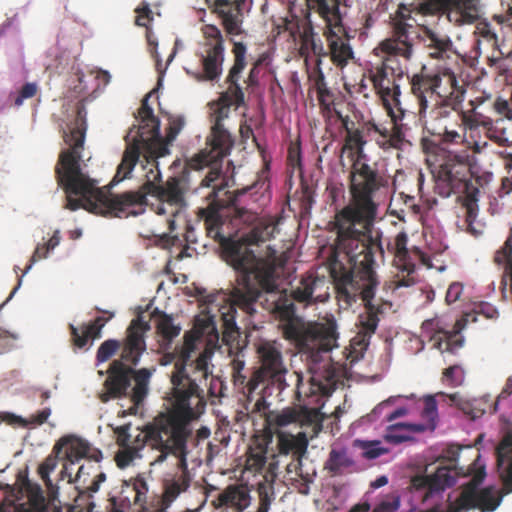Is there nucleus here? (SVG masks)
I'll use <instances>...</instances> for the list:
<instances>
[{"label":"nucleus","mask_w":512,"mask_h":512,"mask_svg":"<svg viewBox=\"0 0 512 512\" xmlns=\"http://www.w3.org/2000/svg\"><path fill=\"white\" fill-rule=\"evenodd\" d=\"M288 161L295 167L300 166L301 163V151L299 145H291L288 149Z\"/></svg>","instance_id":"60"},{"label":"nucleus","mask_w":512,"mask_h":512,"mask_svg":"<svg viewBox=\"0 0 512 512\" xmlns=\"http://www.w3.org/2000/svg\"><path fill=\"white\" fill-rule=\"evenodd\" d=\"M184 120L182 117L169 118V126L167 129L166 138L169 142L173 141L183 128Z\"/></svg>","instance_id":"52"},{"label":"nucleus","mask_w":512,"mask_h":512,"mask_svg":"<svg viewBox=\"0 0 512 512\" xmlns=\"http://www.w3.org/2000/svg\"><path fill=\"white\" fill-rule=\"evenodd\" d=\"M434 78V95L437 100H447L452 104L462 105L465 99V84H460L457 76L450 69L432 73Z\"/></svg>","instance_id":"23"},{"label":"nucleus","mask_w":512,"mask_h":512,"mask_svg":"<svg viewBox=\"0 0 512 512\" xmlns=\"http://www.w3.org/2000/svg\"><path fill=\"white\" fill-rule=\"evenodd\" d=\"M398 108V112L396 113L394 111V108H391L390 110H387L388 115L391 117V121L393 123L392 128L390 129L389 139H390V146H392V149H399L405 140V134L403 132V126L399 124L398 122L402 120L404 116V112L401 108Z\"/></svg>","instance_id":"38"},{"label":"nucleus","mask_w":512,"mask_h":512,"mask_svg":"<svg viewBox=\"0 0 512 512\" xmlns=\"http://www.w3.org/2000/svg\"><path fill=\"white\" fill-rule=\"evenodd\" d=\"M400 507V497L392 494L383 499L372 512H396ZM371 506L369 503L357 504L349 512H369Z\"/></svg>","instance_id":"40"},{"label":"nucleus","mask_w":512,"mask_h":512,"mask_svg":"<svg viewBox=\"0 0 512 512\" xmlns=\"http://www.w3.org/2000/svg\"><path fill=\"white\" fill-rule=\"evenodd\" d=\"M389 186L388 177L378 165L365 159H353L349 173V190L352 203L338 211L333 226L336 239L332 252L347 256L355 252L379 251L381 243L371 234L378 205L374 201L377 193Z\"/></svg>","instance_id":"3"},{"label":"nucleus","mask_w":512,"mask_h":512,"mask_svg":"<svg viewBox=\"0 0 512 512\" xmlns=\"http://www.w3.org/2000/svg\"><path fill=\"white\" fill-rule=\"evenodd\" d=\"M310 429L296 435L284 431H276L277 451L280 455L301 456L308 447Z\"/></svg>","instance_id":"28"},{"label":"nucleus","mask_w":512,"mask_h":512,"mask_svg":"<svg viewBox=\"0 0 512 512\" xmlns=\"http://www.w3.org/2000/svg\"><path fill=\"white\" fill-rule=\"evenodd\" d=\"M366 122L360 127L348 131L344 138L342 152L349 151L350 156L354 159H365V145L367 144Z\"/></svg>","instance_id":"34"},{"label":"nucleus","mask_w":512,"mask_h":512,"mask_svg":"<svg viewBox=\"0 0 512 512\" xmlns=\"http://www.w3.org/2000/svg\"><path fill=\"white\" fill-rule=\"evenodd\" d=\"M46 253V245H38L33 253V255L30 258L29 264L26 266L24 273H28L29 270L32 268L33 264L39 261L40 259H44L47 257Z\"/></svg>","instance_id":"58"},{"label":"nucleus","mask_w":512,"mask_h":512,"mask_svg":"<svg viewBox=\"0 0 512 512\" xmlns=\"http://www.w3.org/2000/svg\"><path fill=\"white\" fill-rule=\"evenodd\" d=\"M149 97L150 93L143 98L138 110L141 125L131 127L125 136L126 147L112 179V185L131 178L133 169L144 154L155 153L164 146L160 137L159 120L148 104Z\"/></svg>","instance_id":"10"},{"label":"nucleus","mask_w":512,"mask_h":512,"mask_svg":"<svg viewBox=\"0 0 512 512\" xmlns=\"http://www.w3.org/2000/svg\"><path fill=\"white\" fill-rule=\"evenodd\" d=\"M456 482L451 474V468L443 466L438 467L435 473L430 476H415L411 480V486L416 491H424L422 500L426 501L434 493L443 491L445 488L452 487Z\"/></svg>","instance_id":"24"},{"label":"nucleus","mask_w":512,"mask_h":512,"mask_svg":"<svg viewBox=\"0 0 512 512\" xmlns=\"http://www.w3.org/2000/svg\"><path fill=\"white\" fill-rule=\"evenodd\" d=\"M230 366L234 385L242 388L244 393L248 395V380L246 375L243 373L245 361L237 355L231 360Z\"/></svg>","instance_id":"42"},{"label":"nucleus","mask_w":512,"mask_h":512,"mask_svg":"<svg viewBox=\"0 0 512 512\" xmlns=\"http://www.w3.org/2000/svg\"><path fill=\"white\" fill-rule=\"evenodd\" d=\"M438 319H428L422 323V329L431 333L430 338L434 346L443 352L456 353L463 346L464 339L459 332L445 331L440 327Z\"/></svg>","instance_id":"25"},{"label":"nucleus","mask_w":512,"mask_h":512,"mask_svg":"<svg viewBox=\"0 0 512 512\" xmlns=\"http://www.w3.org/2000/svg\"><path fill=\"white\" fill-rule=\"evenodd\" d=\"M63 449H65L63 459L70 464H74L83 458L95 462H100L102 459V452L99 449L92 448L86 440L74 435L61 437L53 446V452L56 454H61Z\"/></svg>","instance_id":"21"},{"label":"nucleus","mask_w":512,"mask_h":512,"mask_svg":"<svg viewBox=\"0 0 512 512\" xmlns=\"http://www.w3.org/2000/svg\"><path fill=\"white\" fill-rule=\"evenodd\" d=\"M476 0H445L447 5L450 8H454L456 10H468L471 9Z\"/></svg>","instance_id":"61"},{"label":"nucleus","mask_w":512,"mask_h":512,"mask_svg":"<svg viewBox=\"0 0 512 512\" xmlns=\"http://www.w3.org/2000/svg\"><path fill=\"white\" fill-rule=\"evenodd\" d=\"M494 136L498 143L509 142V138L512 136V120L507 122V126L503 124L500 129V134Z\"/></svg>","instance_id":"62"},{"label":"nucleus","mask_w":512,"mask_h":512,"mask_svg":"<svg viewBox=\"0 0 512 512\" xmlns=\"http://www.w3.org/2000/svg\"><path fill=\"white\" fill-rule=\"evenodd\" d=\"M106 320L98 316L89 324H83L80 328L73 324L69 325L71 333V341L77 348H84L90 339H98L101 337V331Z\"/></svg>","instance_id":"32"},{"label":"nucleus","mask_w":512,"mask_h":512,"mask_svg":"<svg viewBox=\"0 0 512 512\" xmlns=\"http://www.w3.org/2000/svg\"><path fill=\"white\" fill-rule=\"evenodd\" d=\"M499 22L512 29V0L505 14L498 17Z\"/></svg>","instance_id":"64"},{"label":"nucleus","mask_w":512,"mask_h":512,"mask_svg":"<svg viewBox=\"0 0 512 512\" xmlns=\"http://www.w3.org/2000/svg\"><path fill=\"white\" fill-rule=\"evenodd\" d=\"M402 75L403 71L398 67L396 57L391 55H388L381 64L368 71L369 81L386 110L400 105L399 96L401 92L396 80L401 78Z\"/></svg>","instance_id":"15"},{"label":"nucleus","mask_w":512,"mask_h":512,"mask_svg":"<svg viewBox=\"0 0 512 512\" xmlns=\"http://www.w3.org/2000/svg\"><path fill=\"white\" fill-rule=\"evenodd\" d=\"M335 114L337 118L340 120L345 133L357 128L356 123L348 115L344 116L339 111H335Z\"/></svg>","instance_id":"63"},{"label":"nucleus","mask_w":512,"mask_h":512,"mask_svg":"<svg viewBox=\"0 0 512 512\" xmlns=\"http://www.w3.org/2000/svg\"><path fill=\"white\" fill-rule=\"evenodd\" d=\"M211 357V353L208 350H204L201 352L198 357L193 361L195 365V370L201 373V377L207 378L211 373L209 371V360Z\"/></svg>","instance_id":"45"},{"label":"nucleus","mask_w":512,"mask_h":512,"mask_svg":"<svg viewBox=\"0 0 512 512\" xmlns=\"http://www.w3.org/2000/svg\"><path fill=\"white\" fill-rule=\"evenodd\" d=\"M390 129L383 124H378L372 120L366 121V136L372 138V135L389 136Z\"/></svg>","instance_id":"54"},{"label":"nucleus","mask_w":512,"mask_h":512,"mask_svg":"<svg viewBox=\"0 0 512 512\" xmlns=\"http://www.w3.org/2000/svg\"><path fill=\"white\" fill-rule=\"evenodd\" d=\"M151 317H158L156 323L157 333L166 341L171 342L180 333V327L173 323L171 315L155 308L151 313Z\"/></svg>","instance_id":"37"},{"label":"nucleus","mask_w":512,"mask_h":512,"mask_svg":"<svg viewBox=\"0 0 512 512\" xmlns=\"http://www.w3.org/2000/svg\"><path fill=\"white\" fill-rule=\"evenodd\" d=\"M311 377L308 389H304L303 376L294 372L295 398L299 402H305V398L316 395L329 396L336 389L339 382L340 370L331 361V358L321 362H314L310 367Z\"/></svg>","instance_id":"14"},{"label":"nucleus","mask_w":512,"mask_h":512,"mask_svg":"<svg viewBox=\"0 0 512 512\" xmlns=\"http://www.w3.org/2000/svg\"><path fill=\"white\" fill-rule=\"evenodd\" d=\"M129 430L130 424H124L114 429V433L117 437L116 442L119 447L131 446V444H129L131 438Z\"/></svg>","instance_id":"53"},{"label":"nucleus","mask_w":512,"mask_h":512,"mask_svg":"<svg viewBox=\"0 0 512 512\" xmlns=\"http://www.w3.org/2000/svg\"><path fill=\"white\" fill-rule=\"evenodd\" d=\"M168 152L166 146H161L159 151L144 154L140 158V167L143 174V183L136 191H125L119 193L117 204L122 205L124 217L136 216L144 212L147 205V196L151 195L158 199L156 213L175 217L179 211L187 206L186 196L192 189L193 172H199L205 167L209 170L201 178L199 187H212L208 197L212 198L211 204L200 210V217L204 221L206 234L218 242L225 261L237 272L236 285L231 297L233 302L221 308L222 341L230 347L238 344L240 331L236 324L237 308L243 310L249 316L256 312L255 305L263 291L273 292L277 288L276 250L268 246L264 257H258L249 248L250 245H257L265 242L272 236L273 227L269 224L256 225L249 233L237 237L224 231L225 222L222 209H227L225 216H231L235 223L253 224L257 220V214L236 204V198L229 196L227 200L218 199V193L223 188L214 184L219 180L221 170L219 165L212 162L202 161L200 167L190 165L189 159L183 170L175 176L169 177L165 183L162 182L161 171L157 159Z\"/></svg>","instance_id":"1"},{"label":"nucleus","mask_w":512,"mask_h":512,"mask_svg":"<svg viewBox=\"0 0 512 512\" xmlns=\"http://www.w3.org/2000/svg\"><path fill=\"white\" fill-rule=\"evenodd\" d=\"M329 281L325 276L310 272L304 275L298 285L292 289L291 295L299 303L306 305L323 303L329 299Z\"/></svg>","instance_id":"19"},{"label":"nucleus","mask_w":512,"mask_h":512,"mask_svg":"<svg viewBox=\"0 0 512 512\" xmlns=\"http://www.w3.org/2000/svg\"><path fill=\"white\" fill-rule=\"evenodd\" d=\"M306 6H308L307 2ZM311 11L314 10L309 7L306 8L304 19L301 22L293 23L292 21L286 20L285 29L288 30L293 37H295L296 34L299 35V54L306 59L311 55L316 56L318 58L317 64H320L321 58L328 56V53L320 37L314 31L313 24L310 20Z\"/></svg>","instance_id":"18"},{"label":"nucleus","mask_w":512,"mask_h":512,"mask_svg":"<svg viewBox=\"0 0 512 512\" xmlns=\"http://www.w3.org/2000/svg\"><path fill=\"white\" fill-rule=\"evenodd\" d=\"M38 87L36 83H26L22 86L18 96L15 98V106H21L25 99L32 98L36 95Z\"/></svg>","instance_id":"49"},{"label":"nucleus","mask_w":512,"mask_h":512,"mask_svg":"<svg viewBox=\"0 0 512 512\" xmlns=\"http://www.w3.org/2000/svg\"><path fill=\"white\" fill-rule=\"evenodd\" d=\"M292 295L285 292L276 295L271 302V314L280 322V328L285 339L295 341L307 348H318L329 352L336 346L338 338L335 320L329 319L324 323H314L305 326L302 319L296 315Z\"/></svg>","instance_id":"9"},{"label":"nucleus","mask_w":512,"mask_h":512,"mask_svg":"<svg viewBox=\"0 0 512 512\" xmlns=\"http://www.w3.org/2000/svg\"><path fill=\"white\" fill-rule=\"evenodd\" d=\"M267 440H264L263 443H259L256 447L255 453L251 454V457L255 459V463L259 466H263L266 462V454H267Z\"/></svg>","instance_id":"57"},{"label":"nucleus","mask_w":512,"mask_h":512,"mask_svg":"<svg viewBox=\"0 0 512 512\" xmlns=\"http://www.w3.org/2000/svg\"><path fill=\"white\" fill-rule=\"evenodd\" d=\"M471 115H467L466 113L462 112L460 114V120L469 128L474 129L477 127H482L484 130H486L488 136L490 139H493L497 142V139L493 135H499L500 129L503 125V118H499L498 116L493 119L491 117L485 116L484 114L477 112V111H471Z\"/></svg>","instance_id":"33"},{"label":"nucleus","mask_w":512,"mask_h":512,"mask_svg":"<svg viewBox=\"0 0 512 512\" xmlns=\"http://www.w3.org/2000/svg\"><path fill=\"white\" fill-rule=\"evenodd\" d=\"M218 501L221 506L233 508L241 512L249 505L250 496L244 487L230 485L219 494Z\"/></svg>","instance_id":"36"},{"label":"nucleus","mask_w":512,"mask_h":512,"mask_svg":"<svg viewBox=\"0 0 512 512\" xmlns=\"http://www.w3.org/2000/svg\"><path fill=\"white\" fill-rule=\"evenodd\" d=\"M388 450L380 446V442H367L363 445V456L366 459H376Z\"/></svg>","instance_id":"46"},{"label":"nucleus","mask_w":512,"mask_h":512,"mask_svg":"<svg viewBox=\"0 0 512 512\" xmlns=\"http://www.w3.org/2000/svg\"><path fill=\"white\" fill-rule=\"evenodd\" d=\"M355 465L347 448H332L324 468L333 476L342 475Z\"/></svg>","instance_id":"35"},{"label":"nucleus","mask_w":512,"mask_h":512,"mask_svg":"<svg viewBox=\"0 0 512 512\" xmlns=\"http://www.w3.org/2000/svg\"><path fill=\"white\" fill-rule=\"evenodd\" d=\"M195 341L196 336L186 333L174 362L170 409L145 424L131 446L121 447L115 457L118 467L125 468L134 459L141 458V450L145 447L157 452L150 465L165 462L169 455L186 460L188 440L192 436L191 422L199 417L206 405L203 391L186 372V366L191 362L196 348Z\"/></svg>","instance_id":"2"},{"label":"nucleus","mask_w":512,"mask_h":512,"mask_svg":"<svg viewBox=\"0 0 512 512\" xmlns=\"http://www.w3.org/2000/svg\"><path fill=\"white\" fill-rule=\"evenodd\" d=\"M233 64L225 78L226 89L221 92L216 108L211 114L210 136L207 139V147L191 158L190 165L200 167L202 161L212 162L218 165L226 157L234 144L230 132L224 127L223 121L229 117L230 107L239 108L245 105V95L240 85L242 73L247 66V47L243 42L234 41Z\"/></svg>","instance_id":"7"},{"label":"nucleus","mask_w":512,"mask_h":512,"mask_svg":"<svg viewBox=\"0 0 512 512\" xmlns=\"http://www.w3.org/2000/svg\"><path fill=\"white\" fill-rule=\"evenodd\" d=\"M143 313L142 307H138L136 317L126 329L121 360H114L110 364L108 376L103 383L104 391L99 394L102 403H107L111 399L129 398L131 406L127 411L130 415H136L143 405L149 393L152 376V371L147 368L134 369L125 364L136 366L146 351V333L150 331L151 325Z\"/></svg>","instance_id":"6"},{"label":"nucleus","mask_w":512,"mask_h":512,"mask_svg":"<svg viewBox=\"0 0 512 512\" xmlns=\"http://www.w3.org/2000/svg\"><path fill=\"white\" fill-rule=\"evenodd\" d=\"M408 236L405 232L396 235L393 243V265L402 273L397 274V287H410L415 284L413 274L415 272V263L411 251L407 248Z\"/></svg>","instance_id":"20"},{"label":"nucleus","mask_w":512,"mask_h":512,"mask_svg":"<svg viewBox=\"0 0 512 512\" xmlns=\"http://www.w3.org/2000/svg\"><path fill=\"white\" fill-rule=\"evenodd\" d=\"M17 339V333L0 328V354L10 349Z\"/></svg>","instance_id":"51"},{"label":"nucleus","mask_w":512,"mask_h":512,"mask_svg":"<svg viewBox=\"0 0 512 512\" xmlns=\"http://www.w3.org/2000/svg\"><path fill=\"white\" fill-rule=\"evenodd\" d=\"M122 345L123 343L120 344V342L115 339H108L104 341L97 350V362L103 363L109 360L120 347L122 348Z\"/></svg>","instance_id":"44"},{"label":"nucleus","mask_w":512,"mask_h":512,"mask_svg":"<svg viewBox=\"0 0 512 512\" xmlns=\"http://www.w3.org/2000/svg\"><path fill=\"white\" fill-rule=\"evenodd\" d=\"M197 243V237L194 227L187 224L185 227L184 239L179 236H170L163 234L159 237L157 245L164 249L179 248V253L175 256L176 259L182 260L185 257H190L189 244Z\"/></svg>","instance_id":"31"},{"label":"nucleus","mask_w":512,"mask_h":512,"mask_svg":"<svg viewBox=\"0 0 512 512\" xmlns=\"http://www.w3.org/2000/svg\"><path fill=\"white\" fill-rule=\"evenodd\" d=\"M262 61L261 59H257L252 63V67L249 70L247 78L244 80V83L247 85V87H255L259 83V67L261 65Z\"/></svg>","instance_id":"55"},{"label":"nucleus","mask_w":512,"mask_h":512,"mask_svg":"<svg viewBox=\"0 0 512 512\" xmlns=\"http://www.w3.org/2000/svg\"><path fill=\"white\" fill-rule=\"evenodd\" d=\"M204 41L199 53L202 74L199 79L207 81L218 80L223 71L224 38L220 29L212 24L202 27Z\"/></svg>","instance_id":"16"},{"label":"nucleus","mask_w":512,"mask_h":512,"mask_svg":"<svg viewBox=\"0 0 512 512\" xmlns=\"http://www.w3.org/2000/svg\"><path fill=\"white\" fill-rule=\"evenodd\" d=\"M421 39L429 57L433 59L445 60L453 54V43L446 34L425 28Z\"/></svg>","instance_id":"27"},{"label":"nucleus","mask_w":512,"mask_h":512,"mask_svg":"<svg viewBox=\"0 0 512 512\" xmlns=\"http://www.w3.org/2000/svg\"><path fill=\"white\" fill-rule=\"evenodd\" d=\"M475 313L482 314L487 319H494L498 317L497 309L489 303H481Z\"/></svg>","instance_id":"59"},{"label":"nucleus","mask_w":512,"mask_h":512,"mask_svg":"<svg viewBox=\"0 0 512 512\" xmlns=\"http://www.w3.org/2000/svg\"><path fill=\"white\" fill-rule=\"evenodd\" d=\"M485 477L484 469L478 471L469 482L463 485L459 496L451 502L447 511H442L438 506H433L420 512H467L478 509L481 512H492L501 503V496L495 497L493 487L479 489V485Z\"/></svg>","instance_id":"13"},{"label":"nucleus","mask_w":512,"mask_h":512,"mask_svg":"<svg viewBox=\"0 0 512 512\" xmlns=\"http://www.w3.org/2000/svg\"><path fill=\"white\" fill-rule=\"evenodd\" d=\"M59 456L60 454H56L52 451L38 467V475L51 492L54 490V485L50 479V473L57 467Z\"/></svg>","instance_id":"41"},{"label":"nucleus","mask_w":512,"mask_h":512,"mask_svg":"<svg viewBox=\"0 0 512 512\" xmlns=\"http://www.w3.org/2000/svg\"><path fill=\"white\" fill-rule=\"evenodd\" d=\"M379 251L355 252L347 256L332 252L329 272L336 298L342 309H348L359 299L364 302L365 312L358 317L361 342L368 344L375 333L381 308L372 303L379 281L375 271V255Z\"/></svg>","instance_id":"5"},{"label":"nucleus","mask_w":512,"mask_h":512,"mask_svg":"<svg viewBox=\"0 0 512 512\" xmlns=\"http://www.w3.org/2000/svg\"><path fill=\"white\" fill-rule=\"evenodd\" d=\"M443 380L449 385L457 386L462 382V371L459 366L454 365L446 368L443 372Z\"/></svg>","instance_id":"47"},{"label":"nucleus","mask_w":512,"mask_h":512,"mask_svg":"<svg viewBox=\"0 0 512 512\" xmlns=\"http://www.w3.org/2000/svg\"><path fill=\"white\" fill-rule=\"evenodd\" d=\"M51 412L52 411H51L50 407H45L44 409L37 411L34 414H31L27 418V427L38 426V425L44 424L48 420L49 416L51 415Z\"/></svg>","instance_id":"50"},{"label":"nucleus","mask_w":512,"mask_h":512,"mask_svg":"<svg viewBox=\"0 0 512 512\" xmlns=\"http://www.w3.org/2000/svg\"><path fill=\"white\" fill-rule=\"evenodd\" d=\"M463 293V285L458 282L452 283L446 292L445 300L448 304L458 301Z\"/></svg>","instance_id":"56"},{"label":"nucleus","mask_w":512,"mask_h":512,"mask_svg":"<svg viewBox=\"0 0 512 512\" xmlns=\"http://www.w3.org/2000/svg\"><path fill=\"white\" fill-rule=\"evenodd\" d=\"M245 0H214L211 7L220 20L225 32L231 36L243 33V6Z\"/></svg>","instance_id":"22"},{"label":"nucleus","mask_w":512,"mask_h":512,"mask_svg":"<svg viewBox=\"0 0 512 512\" xmlns=\"http://www.w3.org/2000/svg\"><path fill=\"white\" fill-rule=\"evenodd\" d=\"M496 456L498 465H502L505 461H510L506 474L503 477V489L502 492L495 489V497L503 498V495L512 492V433H507L496 448Z\"/></svg>","instance_id":"30"},{"label":"nucleus","mask_w":512,"mask_h":512,"mask_svg":"<svg viewBox=\"0 0 512 512\" xmlns=\"http://www.w3.org/2000/svg\"><path fill=\"white\" fill-rule=\"evenodd\" d=\"M462 105H454L447 100H436L430 108L418 109L419 119L423 121L424 129L428 134L439 137L445 143H458L461 135L457 128L460 125Z\"/></svg>","instance_id":"12"},{"label":"nucleus","mask_w":512,"mask_h":512,"mask_svg":"<svg viewBox=\"0 0 512 512\" xmlns=\"http://www.w3.org/2000/svg\"><path fill=\"white\" fill-rule=\"evenodd\" d=\"M435 193L443 198L457 195L462 200L463 216L457 226L474 237L483 234L484 225L477 220L479 189L472 182L470 156L449 153L433 173Z\"/></svg>","instance_id":"8"},{"label":"nucleus","mask_w":512,"mask_h":512,"mask_svg":"<svg viewBox=\"0 0 512 512\" xmlns=\"http://www.w3.org/2000/svg\"><path fill=\"white\" fill-rule=\"evenodd\" d=\"M270 428L280 431V428L290 424H297L301 428L310 429L311 439L318 436L323 428V417L317 408H308L306 406L288 407L281 411H272L266 417Z\"/></svg>","instance_id":"17"},{"label":"nucleus","mask_w":512,"mask_h":512,"mask_svg":"<svg viewBox=\"0 0 512 512\" xmlns=\"http://www.w3.org/2000/svg\"><path fill=\"white\" fill-rule=\"evenodd\" d=\"M411 93L415 96L418 103V109L429 108L428 97L434 96V78L432 73L426 72L425 67L419 73L409 77Z\"/></svg>","instance_id":"29"},{"label":"nucleus","mask_w":512,"mask_h":512,"mask_svg":"<svg viewBox=\"0 0 512 512\" xmlns=\"http://www.w3.org/2000/svg\"><path fill=\"white\" fill-rule=\"evenodd\" d=\"M282 346L276 341H264L257 347L260 366L256 368L248 379V399L258 395L255 406L257 410L265 405V398L272 394L274 389L280 394L286 387L285 367L282 355Z\"/></svg>","instance_id":"11"},{"label":"nucleus","mask_w":512,"mask_h":512,"mask_svg":"<svg viewBox=\"0 0 512 512\" xmlns=\"http://www.w3.org/2000/svg\"><path fill=\"white\" fill-rule=\"evenodd\" d=\"M135 11L137 13L135 24L140 27L148 28L149 23L153 20L149 5L144 4L143 7H138Z\"/></svg>","instance_id":"48"},{"label":"nucleus","mask_w":512,"mask_h":512,"mask_svg":"<svg viewBox=\"0 0 512 512\" xmlns=\"http://www.w3.org/2000/svg\"><path fill=\"white\" fill-rule=\"evenodd\" d=\"M413 25L402 20H393V37L381 43L382 50L391 56H402L410 59L412 43L408 38V31Z\"/></svg>","instance_id":"26"},{"label":"nucleus","mask_w":512,"mask_h":512,"mask_svg":"<svg viewBox=\"0 0 512 512\" xmlns=\"http://www.w3.org/2000/svg\"><path fill=\"white\" fill-rule=\"evenodd\" d=\"M423 404L424 406L421 411V417L427 421L429 428L434 429L438 416L437 401L434 396L427 395L424 397Z\"/></svg>","instance_id":"43"},{"label":"nucleus","mask_w":512,"mask_h":512,"mask_svg":"<svg viewBox=\"0 0 512 512\" xmlns=\"http://www.w3.org/2000/svg\"><path fill=\"white\" fill-rule=\"evenodd\" d=\"M409 430L413 432H422L426 429V426L423 424H404L399 423L393 426H390L388 429V433L385 436V439L393 444H400L410 440V436L405 433H402L401 430Z\"/></svg>","instance_id":"39"},{"label":"nucleus","mask_w":512,"mask_h":512,"mask_svg":"<svg viewBox=\"0 0 512 512\" xmlns=\"http://www.w3.org/2000/svg\"><path fill=\"white\" fill-rule=\"evenodd\" d=\"M86 109L78 107L75 126L66 139L68 149L59 154L55 166L57 183L66 193L65 208L75 211L79 208L105 217H124L122 205H118L119 194L110 191L112 181L107 189L98 188L95 182L82 172L80 161L86 135Z\"/></svg>","instance_id":"4"}]
</instances>
